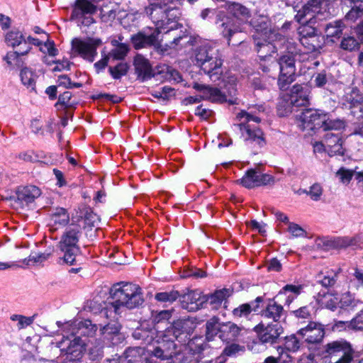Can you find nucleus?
I'll return each mask as SVG.
<instances>
[{"instance_id": "obj_1", "label": "nucleus", "mask_w": 363, "mask_h": 363, "mask_svg": "<svg viewBox=\"0 0 363 363\" xmlns=\"http://www.w3.org/2000/svg\"><path fill=\"white\" fill-rule=\"evenodd\" d=\"M110 298L101 310V315L115 319L121 313L122 308L129 309L140 306L144 302L142 289L137 284L120 282L113 285L110 289Z\"/></svg>"}, {"instance_id": "obj_2", "label": "nucleus", "mask_w": 363, "mask_h": 363, "mask_svg": "<svg viewBox=\"0 0 363 363\" xmlns=\"http://www.w3.org/2000/svg\"><path fill=\"white\" fill-rule=\"evenodd\" d=\"M145 7V13L160 30L167 28L172 23H176L179 18L180 12L177 8L178 0H152Z\"/></svg>"}, {"instance_id": "obj_3", "label": "nucleus", "mask_w": 363, "mask_h": 363, "mask_svg": "<svg viewBox=\"0 0 363 363\" xmlns=\"http://www.w3.org/2000/svg\"><path fill=\"white\" fill-rule=\"evenodd\" d=\"M195 60L196 65L212 81L220 79L223 74V60L218 48L208 44L203 45L196 50Z\"/></svg>"}, {"instance_id": "obj_4", "label": "nucleus", "mask_w": 363, "mask_h": 363, "mask_svg": "<svg viewBox=\"0 0 363 363\" xmlns=\"http://www.w3.org/2000/svg\"><path fill=\"white\" fill-rule=\"evenodd\" d=\"M81 235V226L72 223L66 228L58 243V248L63 253V261L69 265L76 262L77 256L79 253L78 242Z\"/></svg>"}, {"instance_id": "obj_5", "label": "nucleus", "mask_w": 363, "mask_h": 363, "mask_svg": "<svg viewBox=\"0 0 363 363\" xmlns=\"http://www.w3.org/2000/svg\"><path fill=\"white\" fill-rule=\"evenodd\" d=\"M235 126L239 128L241 138L254 154H257L266 145L264 133L257 125H251L250 123L239 122L235 124Z\"/></svg>"}, {"instance_id": "obj_6", "label": "nucleus", "mask_w": 363, "mask_h": 363, "mask_svg": "<svg viewBox=\"0 0 363 363\" xmlns=\"http://www.w3.org/2000/svg\"><path fill=\"white\" fill-rule=\"evenodd\" d=\"M102 41L94 38H74L71 42L72 55L79 56L84 60L93 62L97 56V48L101 46Z\"/></svg>"}, {"instance_id": "obj_7", "label": "nucleus", "mask_w": 363, "mask_h": 363, "mask_svg": "<svg viewBox=\"0 0 363 363\" xmlns=\"http://www.w3.org/2000/svg\"><path fill=\"white\" fill-rule=\"evenodd\" d=\"M260 20V23L257 21L253 23L257 30V34L253 35V39L259 58L269 59L270 54L275 52V46L261 38L267 33L269 21L266 16L261 17Z\"/></svg>"}, {"instance_id": "obj_8", "label": "nucleus", "mask_w": 363, "mask_h": 363, "mask_svg": "<svg viewBox=\"0 0 363 363\" xmlns=\"http://www.w3.org/2000/svg\"><path fill=\"white\" fill-rule=\"evenodd\" d=\"M327 113L318 109H304L297 116L298 126L301 130H323L327 121Z\"/></svg>"}, {"instance_id": "obj_9", "label": "nucleus", "mask_w": 363, "mask_h": 363, "mask_svg": "<svg viewBox=\"0 0 363 363\" xmlns=\"http://www.w3.org/2000/svg\"><path fill=\"white\" fill-rule=\"evenodd\" d=\"M258 340L263 344L273 345L278 342L284 333V328L280 323L264 324L260 323L254 328Z\"/></svg>"}, {"instance_id": "obj_10", "label": "nucleus", "mask_w": 363, "mask_h": 363, "mask_svg": "<svg viewBox=\"0 0 363 363\" xmlns=\"http://www.w3.org/2000/svg\"><path fill=\"white\" fill-rule=\"evenodd\" d=\"M278 64L280 69L278 84L281 90H286L295 79V60L291 54H288L281 56Z\"/></svg>"}, {"instance_id": "obj_11", "label": "nucleus", "mask_w": 363, "mask_h": 363, "mask_svg": "<svg viewBox=\"0 0 363 363\" xmlns=\"http://www.w3.org/2000/svg\"><path fill=\"white\" fill-rule=\"evenodd\" d=\"M298 334L309 344L320 343L325 334V325L318 322L311 321L306 327L301 328Z\"/></svg>"}, {"instance_id": "obj_12", "label": "nucleus", "mask_w": 363, "mask_h": 363, "mask_svg": "<svg viewBox=\"0 0 363 363\" xmlns=\"http://www.w3.org/2000/svg\"><path fill=\"white\" fill-rule=\"evenodd\" d=\"M160 31L157 29L147 28L132 36L131 40L135 49L156 45L158 44V35Z\"/></svg>"}, {"instance_id": "obj_13", "label": "nucleus", "mask_w": 363, "mask_h": 363, "mask_svg": "<svg viewBox=\"0 0 363 363\" xmlns=\"http://www.w3.org/2000/svg\"><path fill=\"white\" fill-rule=\"evenodd\" d=\"M206 297L198 291H192L184 294L181 300V305L184 309L193 312L205 307Z\"/></svg>"}, {"instance_id": "obj_14", "label": "nucleus", "mask_w": 363, "mask_h": 363, "mask_svg": "<svg viewBox=\"0 0 363 363\" xmlns=\"http://www.w3.org/2000/svg\"><path fill=\"white\" fill-rule=\"evenodd\" d=\"M193 87L201 93L200 97L203 99L213 102H223L226 100L225 96L217 88L199 83H194Z\"/></svg>"}, {"instance_id": "obj_15", "label": "nucleus", "mask_w": 363, "mask_h": 363, "mask_svg": "<svg viewBox=\"0 0 363 363\" xmlns=\"http://www.w3.org/2000/svg\"><path fill=\"white\" fill-rule=\"evenodd\" d=\"M264 111L263 105H252L246 111H241L236 115V120L238 122L250 123L251 121L259 123L261 118L259 113Z\"/></svg>"}, {"instance_id": "obj_16", "label": "nucleus", "mask_w": 363, "mask_h": 363, "mask_svg": "<svg viewBox=\"0 0 363 363\" xmlns=\"http://www.w3.org/2000/svg\"><path fill=\"white\" fill-rule=\"evenodd\" d=\"M289 100L293 106H305L309 102L308 91L307 89H304L301 85L296 84L291 89Z\"/></svg>"}, {"instance_id": "obj_17", "label": "nucleus", "mask_w": 363, "mask_h": 363, "mask_svg": "<svg viewBox=\"0 0 363 363\" xmlns=\"http://www.w3.org/2000/svg\"><path fill=\"white\" fill-rule=\"evenodd\" d=\"M30 50L31 47L27 45V48L20 49L19 51H9L3 57V60L10 69L18 68L23 65L21 57L27 55Z\"/></svg>"}, {"instance_id": "obj_18", "label": "nucleus", "mask_w": 363, "mask_h": 363, "mask_svg": "<svg viewBox=\"0 0 363 363\" xmlns=\"http://www.w3.org/2000/svg\"><path fill=\"white\" fill-rule=\"evenodd\" d=\"M243 328L238 326L236 324L228 322L221 324L220 328V339L225 341H233L241 335Z\"/></svg>"}, {"instance_id": "obj_19", "label": "nucleus", "mask_w": 363, "mask_h": 363, "mask_svg": "<svg viewBox=\"0 0 363 363\" xmlns=\"http://www.w3.org/2000/svg\"><path fill=\"white\" fill-rule=\"evenodd\" d=\"M69 221V213L64 208H55L50 213L49 225L55 228V229L66 225Z\"/></svg>"}, {"instance_id": "obj_20", "label": "nucleus", "mask_w": 363, "mask_h": 363, "mask_svg": "<svg viewBox=\"0 0 363 363\" xmlns=\"http://www.w3.org/2000/svg\"><path fill=\"white\" fill-rule=\"evenodd\" d=\"M284 308L281 304L274 300H269L267 306L263 310L262 315L264 318L272 319V323H279V320L284 315Z\"/></svg>"}, {"instance_id": "obj_21", "label": "nucleus", "mask_w": 363, "mask_h": 363, "mask_svg": "<svg viewBox=\"0 0 363 363\" xmlns=\"http://www.w3.org/2000/svg\"><path fill=\"white\" fill-rule=\"evenodd\" d=\"M40 190L35 186H26L17 191V199L22 203L28 204L34 201L40 195Z\"/></svg>"}, {"instance_id": "obj_22", "label": "nucleus", "mask_w": 363, "mask_h": 363, "mask_svg": "<svg viewBox=\"0 0 363 363\" xmlns=\"http://www.w3.org/2000/svg\"><path fill=\"white\" fill-rule=\"evenodd\" d=\"M184 322L177 320L168 328L164 333L163 337L165 341L173 342L174 340L182 341V335L186 336V333L183 330Z\"/></svg>"}, {"instance_id": "obj_23", "label": "nucleus", "mask_w": 363, "mask_h": 363, "mask_svg": "<svg viewBox=\"0 0 363 363\" xmlns=\"http://www.w3.org/2000/svg\"><path fill=\"white\" fill-rule=\"evenodd\" d=\"M96 7L88 0H76L71 17L79 18L85 14H92L96 12Z\"/></svg>"}, {"instance_id": "obj_24", "label": "nucleus", "mask_w": 363, "mask_h": 363, "mask_svg": "<svg viewBox=\"0 0 363 363\" xmlns=\"http://www.w3.org/2000/svg\"><path fill=\"white\" fill-rule=\"evenodd\" d=\"M353 350L350 343L345 340L333 341L325 346V351L330 356L335 355L340 352L345 354Z\"/></svg>"}, {"instance_id": "obj_25", "label": "nucleus", "mask_w": 363, "mask_h": 363, "mask_svg": "<svg viewBox=\"0 0 363 363\" xmlns=\"http://www.w3.org/2000/svg\"><path fill=\"white\" fill-rule=\"evenodd\" d=\"M316 300L320 307L333 311L339 306V296L337 294L332 293H319Z\"/></svg>"}, {"instance_id": "obj_26", "label": "nucleus", "mask_w": 363, "mask_h": 363, "mask_svg": "<svg viewBox=\"0 0 363 363\" xmlns=\"http://www.w3.org/2000/svg\"><path fill=\"white\" fill-rule=\"evenodd\" d=\"M5 43L13 48L23 45L24 49L27 48V40L23 33L16 29H13L7 32L4 38Z\"/></svg>"}, {"instance_id": "obj_27", "label": "nucleus", "mask_w": 363, "mask_h": 363, "mask_svg": "<svg viewBox=\"0 0 363 363\" xmlns=\"http://www.w3.org/2000/svg\"><path fill=\"white\" fill-rule=\"evenodd\" d=\"M343 105L348 108H359L360 111L363 108V97L357 89H352L350 93L344 96Z\"/></svg>"}, {"instance_id": "obj_28", "label": "nucleus", "mask_w": 363, "mask_h": 363, "mask_svg": "<svg viewBox=\"0 0 363 363\" xmlns=\"http://www.w3.org/2000/svg\"><path fill=\"white\" fill-rule=\"evenodd\" d=\"M337 247H363V234H358L352 237H339L335 240Z\"/></svg>"}, {"instance_id": "obj_29", "label": "nucleus", "mask_w": 363, "mask_h": 363, "mask_svg": "<svg viewBox=\"0 0 363 363\" xmlns=\"http://www.w3.org/2000/svg\"><path fill=\"white\" fill-rule=\"evenodd\" d=\"M62 344H67L68 345L66 348H62V350H65L67 354L78 357L82 352L84 342L79 336H77L72 340L68 339L63 340Z\"/></svg>"}, {"instance_id": "obj_30", "label": "nucleus", "mask_w": 363, "mask_h": 363, "mask_svg": "<svg viewBox=\"0 0 363 363\" xmlns=\"http://www.w3.org/2000/svg\"><path fill=\"white\" fill-rule=\"evenodd\" d=\"M347 1L350 2L351 9L346 13L345 19L354 23L363 16V0Z\"/></svg>"}, {"instance_id": "obj_31", "label": "nucleus", "mask_w": 363, "mask_h": 363, "mask_svg": "<svg viewBox=\"0 0 363 363\" xmlns=\"http://www.w3.org/2000/svg\"><path fill=\"white\" fill-rule=\"evenodd\" d=\"M145 354V349L140 347H129L123 353L125 363H141Z\"/></svg>"}, {"instance_id": "obj_32", "label": "nucleus", "mask_w": 363, "mask_h": 363, "mask_svg": "<svg viewBox=\"0 0 363 363\" xmlns=\"http://www.w3.org/2000/svg\"><path fill=\"white\" fill-rule=\"evenodd\" d=\"M20 77L22 84L28 89L33 91L35 89L38 75L32 69L25 67L20 72Z\"/></svg>"}, {"instance_id": "obj_33", "label": "nucleus", "mask_w": 363, "mask_h": 363, "mask_svg": "<svg viewBox=\"0 0 363 363\" xmlns=\"http://www.w3.org/2000/svg\"><path fill=\"white\" fill-rule=\"evenodd\" d=\"M308 52H313L322 48L324 41L321 34L313 35L309 38H303L300 41Z\"/></svg>"}, {"instance_id": "obj_34", "label": "nucleus", "mask_w": 363, "mask_h": 363, "mask_svg": "<svg viewBox=\"0 0 363 363\" xmlns=\"http://www.w3.org/2000/svg\"><path fill=\"white\" fill-rule=\"evenodd\" d=\"M222 26L223 27L222 33L223 36L228 39V45H230V38L234 34L242 31V23L235 22L234 19L223 23Z\"/></svg>"}, {"instance_id": "obj_35", "label": "nucleus", "mask_w": 363, "mask_h": 363, "mask_svg": "<svg viewBox=\"0 0 363 363\" xmlns=\"http://www.w3.org/2000/svg\"><path fill=\"white\" fill-rule=\"evenodd\" d=\"M229 12L238 20L245 21L250 17V10L245 6L233 3L229 6Z\"/></svg>"}, {"instance_id": "obj_36", "label": "nucleus", "mask_w": 363, "mask_h": 363, "mask_svg": "<svg viewBox=\"0 0 363 363\" xmlns=\"http://www.w3.org/2000/svg\"><path fill=\"white\" fill-rule=\"evenodd\" d=\"M325 143L328 151L340 153L342 148V140L339 135L332 133H328L325 135Z\"/></svg>"}, {"instance_id": "obj_37", "label": "nucleus", "mask_w": 363, "mask_h": 363, "mask_svg": "<svg viewBox=\"0 0 363 363\" xmlns=\"http://www.w3.org/2000/svg\"><path fill=\"white\" fill-rule=\"evenodd\" d=\"M135 70L139 75L144 77H150L151 74V66L149 61L142 55H137L134 60Z\"/></svg>"}, {"instance_id": "obj_38", "label": "nucleus", "mask_w": 363, "mask_h": 363, "mask_svg": "<svg viewBox=\"0 0 363 363\" xmlns=\"http://www.w3.org/2000/svg\"><path fill=\"white\" fill-rule=\"evenodd\" d=\"M345 25L341 21H335L325 26V33L327 38H339L342 34Z\"/></svg>"}, {"instance_id": "obj_39", "label": "nucleus", "mask_w": 363, "mask_h": 363, "mask_svg": "<svg viewBox=\"0 0 363 363\" xmlns=\"http://www.w3.org/2000/svg\"><path fill=\"white\" fill-rule=\"evenodd\" d=\"M228 292L226 289L216 291L208 298H206L207 301L204 306H206L207 304H209L211 306L212 308H218L222 302L225 300L228 296Z\"/></svg>"}, {"instance_id": "obj_40", "label": "nucleus", "mask_w": 363, "mask_h": 363, "mask_svg": "<svg viewBox=\"0 0 363 363\" xmlns=\"http://www.w3.org/2000/svg\"><path fill=\"white\" fill-rule=\"evenodd\" d=\"M259 171L255 169L248 170L245 176L241 179L240 183L247 188H253L258 186Z\"/></svg>"}, {"instance_id": "obj_41", "label": "nucleus", "mask_w": 363, "mask_h": 363, "mask_svg": "<svg viewBox=\"0 0 363 363\" xmlns=\"http://www.w3.org/2000/svg\"><path fill=\"white\" fill-rule=\"evenodd\" d=\"M78 328L76 333H78L80 335H86V336H92L95 334L97 327L96 325H92L91 320H85L84 321H81L78 324ZM74 328H72V333L74 334L75 332L74 331Z\"/></svg>"}, {"instance_id": "obj_42", "label": "nucleus", "mask_w": 363, "mask_h": 363, "mask_svg": "<svg viewBox=\"0 0 363 363\" xmlns=\"http://www.w3.org/2000/svg\"><path fill=\"white\" fill-rule=\"evenodd\" d=\"M101 331L104 338L115 344L114 339L119 335L120 327L117 323H108L102 328Z\"/></svg>"}, {"instance_id": "obj_43", "label": "nucleus", "mask_w": 363, "mask_h": 363, "mask_svg": "<svg viewBox=\"0 0 363 363\" xmlns=\"http://www.w3.org/2000/svg\"><path fill=\"white\" fill-rule=\"evenodd\" d=\"M337 273L333 270L321 272L319 275L318 282L325 287L333 286L336 282Z\"/></svg>"}, {"instance_id": "obj_44", "label": "nucleus", "mask_w": 363, "mask_h": 363, "mask_svg": "<svg viewBox=\"0 0 363 363\" xmlns=\"http://www.w3.org/2000/svg\"><path fill=\"white\" fill-rule=\"evenodd\" d=\"M179 296V294L177 291H169L159 292L155 294V299L160 302L164 303H173Z\"/></svg>"}, {"instance_id": "obj_45", "label": "nucleus", "mask_w": 363, "mask_h": 363, "mask_svg": "<svg viewBox=\"0 0 363 363\" xmlns=\"http://www.w3.org/2000/svg\"><path fill=\"white\" fill-rule=\"evenodd\" d=\"M128 50L129 48L127 44L120 45L118 48L112 49L108 55L113 60H121L125 57Z\"/></svg>"}, {"instance_id": "obj_46", "label": "nucleus", "mask_w": 363, "mask_h": 363, "mask_svg": "<svg viewBox=\"0 0 363 363\" xmlns=\"http://www.w3.org/2000/svg\"><path fill=\"white\" fill-rule=\"evenodd\" d=\"M128 70V65L125 62H120L115 67H109L108 71L113 79H120L126 74Z\"/></svg>"}, {"instance_id": "obj_47", "label": "nucleus", "mask_w": 363, "mask_h": 363, "mask_svg": "<svg viewBox=\"0 0 363 363\" xmlns=\"http://www.w3.org/2000/svg\"><path fill=\"white\" fill-rule=\"evenodd\" d=\"M358 301L350 293H345L339 297V306L342 308H354L357 306Z\"/></svg>"}, {"instance_id": "obj_48", "label": "nucleus", "mask_w": 363, "mask_h": 363, "mask_svg": "<svg viewBox=\"0 0 363 363\" xmlns=\"http://www.w3.org/2000/svg\"><path fill=\"white\" fill-rule=\"evenodd\" d=\"M150 357H152L155 359H157L160 363H161L162 361H167V363H169L172 355L170 352H165L160 347H157L151 352Z\"/></svg>"}, {"instance_id": "obj_49", "label": "nucleus", "mask_w": 363, "mask_h": 363, "mask_svg": "<svg viewBox=\"0 0 363 363\" xmlns=\"http://www.w3.org/2000/svg\"><path fill=\"white\" fill-rule=\"evenodd\" d=\"M52 251H46L43 253L30 254L28 259L24 260V262L26 263V264H29L30 262L33 263H41L49 259V257L52 255Z\"/></svg>"}, {"instance_id": "obj_50", "label": "nucleus", "mask_w": 363, "mask_h": 363, "mask_svg": "<svg viewBox=\"0 0 363 363\" xmlns=\"http://www.w3.org/2000/svg\"><path fill=\"white\" fill-rule=\"evenodd\" d=\"M252 306L249 303H243L235 308L233 311V315L235 318H240L247 317L252 312Z\"/></svg>"}, {"instance_id": "obj_51", "label": "nucleus", "mask_w": 363, "mask_h": 363, "mask_svg": "<svg viewBox=\"0 0 363 363\" xmlns=\"http://www.w3.org/2000/svg\"><path fill=\"white\" fill-rule=\"evenodd\" d=\"M221 324L218 323V318L213 317L206 323V333L208 335L213 336L218 333H220Z\"/></svg>"}, {"instance_id": "obj_52", "label": "nucleus", "mask_w": 363, "mask_h": 363, "mask_svg": "<svg viewBox=\"0 0 363 363\" xmlns=\"http://www.w3.org/2000/svg\"><path fill=\"white\" fill-rule=\"evenodd\" d=\"M303 192L310 196L313 201H318L323 194V188L319 184H313L309 190H303Z\"/></svg>"}, {"instance_id": "obj_53", "label": "nucleus", "mask_w": 363, "mask_h": 363, "mask_svg": "<svg viewBox=\"0 0 363 363\" xmlns=\"http://www.w3.org/2000/svg\"><path fill=\"white\" fill-rule=\"evenodd\" d=\"M345 122L340 119H330L328 116L327 115V121L323 128V130H341L345 128Z\"/></svg>"}, {"instance_id": "obj_54", "label": "nucleus", "mask_w": 363, "mask_h": 363, "mask_svg": "<svg viewBox=\"0 0 363 363\" xmlns=\"http://www.w3.org/2000/svg\"><path fill=\"white\" fill-rule=\"evenodd\" d=\"M340 47L343 50L352 51L358 48L359 43L354 37L350 36L342 39Z\"/></svg>"}, {"instance_id": "obj_55", "label": "nucleus", "mask_w": 363, "mask_h": 363, "mask_svg": "<svg viewBox=\"0 0 363 363\" xmlns=\"http://www.w3.org/2000/svg\"><path fill=\"white\" fill-rule=\"evenodd\" d=\"M58 104L67 108H73L75 103L72 100V93L69 91H65L59 96L57 104Z\"/></svg>"}, {"instance_id": "obj_56", "label": "nucleus", "mask_w": 363, "mask_h": 363, "mask_svg": "<svg viewBox=\"0 0 363 363\" xmlns=\"http://www.w3.org/2000/svg\"><path fill=\"white\" fill-rule=\"evenodd\" d=\"M284 347L290 352H296L299 349V341L295 335L286 337Z\"/></svg>"}, {"instance_id": "obj_57", "label": "nucleus", "mask_w": 363, "mask_h": 363, "mask_svg": "<svg viewBox=\"0 0 363 363\" xmlns=\"http://www.w3.org/2000/svg\"><path fill=\"white\" fill-rule=\"evenodd\" d=\"M312 307L305 306L294 311L292 313L297 318L308 319L311 318Z\"/></svg>"}, {"instance_id": "obj_58", "label": "nucleus", "mask_w": 363, "mask_h": 363, "mask_svg": "<svg viewBox=\"0 0 363 363\" xmlns=\"http://www.w3.org/2000/svg\"><path fill=\"white\" fill-rule=\"evenodd\" d=\"M341 182L348 184L354 175V171L347 169L344 167L340 168L336 173Z\"/></svg>"}, {"instance_id": "obj_59", "label": "nucleus", "mask_w": 363, "mask_h": 363, "mask_svg": "<svg viewBox=\"0 0 363 363\" xmlns=\"http://www.w3.org/2000/svg\"><path fill=\"white\" fill-rule=\"evenodd\" d=\"M99 221V216L92 211H87L84 218V223L89 228L95 227Z\"/></svg>"}, {"instance_id": "obj_60", "label": "nucleus", "mask_w": 363, "mask_h": 363, "mask_svg": "<svg viewBox=\"0 0 363 363\" xmlns=\"http://www.w3.org/2000/svg\"><path fill=\"white\" fill-rule=\"evenodd\" d=\"M288 231L294 237H305L306 231L298 224L289 223Z\"/></svg>"}, {"instance_id": "obj_61", "label": "nucleus", "mask_w": 363, "mask_h": 363, "mask_svg": "<svg viewBox=\"0 0 363 363\" xmlns=\"http://www.w3.org/2000/svg\"><path fill=\"white\" fill-rule=\"evenodd\" d=\"M57 83L59 86H62L65 88H72V87H80L82 86L81 84L79 83H72L69 77H68L65 74L60 75L57 79Z\"/></svg>"}, {"instance_id": "obj_62", "label": "nucleus", "mask_w": 363, "mask_h": 363, "mask_svg": "<svg viewBox=\"0 0 363 363\" xmlns=\"http://www.w3.org/2000/svg\"><path fill=\"white\" fill-rule=\"evenodd\" d=\"M89 354L90 355V358L92 360H96L101 357L103 354V345L101 342L97 343V345L95 347H90L89 348Z\"/></svg>"}, {"instance_id": "obj_63", "label": "nucleus", "mask_w": 363, "mask_h": 363, "mask_svg": "<svg viewBox=\"0 0 363 363\" xmlns=\"http://www.w3.org/2000/svg\"><path fill=\"white\" fill-rule=\"evenodd\" d=\"M349 327L352 329L362 330H363V312L358 314L350 323H347Z\"/></svg>"}, {"instance_id": "obj_64", "label": "nucleus", "mask_w": 363, "mask_h": 363, "mask_svg": "<svg viewBox=\"0 0 363 363\" xmlns=\"http://www.w3.org/2000/svg\"><path fill=\"white\" fill-rule=\"evenodd\" d=\"M242 350V347L238 344H230L227 345L223 350V354L225 356H233Z\"/></svg>"}]
</instances>
